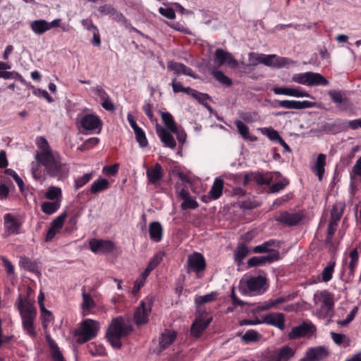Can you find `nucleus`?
I'll return each instance as SVG.
<instances>
[{
	"mask_svg": "<svg viewBox=\"0 0 361 361\" xmlns=\"http://www.w3.org/2000/svg\"><path fill=\"white\" fill-rule=\"evenodd\" d=\"M132 330L131 325L123 318H116L109 326L106 337L114 348L118 349L121 347V338L127 336Z\"/></svg>",
	"mask_w": 361,
	"mask_h": 361,
	"instance_id": "f257e3e1",
	"label": "nucleus"
},
{
	"mask_svg": "<svg viewBox=\"0 0 361 361\" xmlns=\"http://www.w3.org/2000/svg\"><path fill=\"white\" fill-rule=\"evenodd\" d=\"M43 155L44 159L37 163L45 167L46 172L50 177L61 180L68 176V168L66 164L60 161L58 153L53 155Z\"/></svg>",
	"mask_w": 361,
	"mask_h": 361,
	"instance_id": "f03ea898",
	"label": "nucleus"
},
{
	"mask_svg": "<svg viewBox=\"0 0 361 361\" xmlns=\"http://www.w3.org/2000/svg\"><path fill=\"white\" fill-rule=\"evenodd\" d=\"M99 329V323L90 319L83 320L80 328L75 331V336H78L77 342L84 343L95 338Z\"/></svg>",
	"mask_w": 361,
	"mask_h": 361,
	"instance_id": "7ed1b4c3",
	"label": "nucleus"
},
{
	"mask_svg": "<svg viewBox=\"0 0 361 361\" xmlns=\"http://www.w3.org/2000/svg\"><path fill=\"white\" fill-rule=\"evenodd\" d=\"M319 297L322 305L319 310L320 317L322 318H331L334 316V295L326 290H323L314 295Z\"/></svg>",
	"mask_w": 361,
	"mask_h": 361,
	"instance_id": "20e7f679",
	"label": "nucleus"
},
{
	"mask_svg": "<svg viewBox=\"0 0 361 361\" xmlns=\"http://www.w3.org/2000/svg\"><path fill=\"white\" fill-rule=\"evenodd\" d=\"M152 303L153 299L149 297L146 298L140 302L134 314V319L136 324L142 325L148 322V315L151 312Z\"/></svg>",
	"mask_w": 361,
	"mask_h": 361,
	"instance_id": "39448f33",
	"label": "nucleus"
},
{
	"mask_svg": "<svg viewBox=\"0 0 361 361\" xmlns=\"http://www.w3.org/2000/svg\"><path fill=\"white\" fill-rule=\"evenodd\" d=\"M206 268V262L203 255L199 252L190 255L187 261V272L195 271L197 274L203 271Z\"/></svg>",
	"mask_w": 361,
	"mask_h": 361,
	"instance_id": "423d86ee",
	"label": "nucleus"
},
{
	"mask_svg": "<svg viewBox=\"0 0 361 361\" xmlns=\"http://www.w3.org/2000/svg\"><path fill=\"white\" fill-rule=\"evenodd\" d=\"M315 331L316 327L312 322H303L300 325L292 329L288 334V338L296 339L307 335H312Z\"/></svg>",
	"mask_w": 361,
	"mask_h": 361,
	"instance_id": "0eeeda50",
	"label": "nucleus"
},
{
	"mask_svg": "<svg viewBox=\"0 0 361 361\" xmlns=\"http://www.w3.org/2000/svg\"><path fill=\"white\" fill-rule=\"evenodd\" d=\"M262 63L267 66H272L276 68H281L288 65H293L295 64V62L290 59L279 57L275 54H262Z\"/></svg>",
	"mask_w": 361,
	"mask_h": 361,
	"instance_id": "6e6552de",
	"label": "nucleus"
},
{
	"mask_svg": "<svg viewBox=\"0 0 361 361\" xmlns=\"http://www.w3.org/2000/svg\"><path fill=\"white\" fill-rule=\"evenodd\" d=\"M214 59V63L218 67H220L223 65H228L233 68L238 65V62L234 59L233 55L222 49H217L215 51Z\"/></svg>",
	"mask_w": 361,
	"mask_h": 361,
	"instance_id": "1a4fd4ad",
	"label": "nucleus"
},
{
	"mask_svg": "<svg viewBox=\"0 0 361 361\" xmlns=\"http://www.w3.org/2000/svg\"><path fill=\"white\" fill-rule=\"evenodd\" d=\"M90 250L95 254H104L112 251L114 244L111 240L91 239L89 243Z\"/></svg>",
	"mask_w": 361,
	"mask_h": 361,
	"instance_id": "9d476101",
	"label": "nucleus"
},
{
	"mask_svg": "<svg viewBox=\"0 0 361 361\" xmlns=\"http://www.w3.org/2000/svg\"><path fill=\"white\" fill-rule=\"evenodd\" d=\"M279 259V252L278 250H271L270 253L264 256L252 257L247 261L248 267L260 266L264 264H271Z\"/></svg>",
	"mask_w": 361,
	"mask_h": 361,
	"instance_id": "9b49d317",
	"label": "nucleus"
},
{
	"mask_svg": "<svg viewBox=\"0 0 361 361\" xmlns=\"http://www.w3.org/2000/svg\"><path fill=\"white\" fill-rule=\"evenodd\" d=\"M205 312L202 313L197 317L195 322L192 324L190 327L191 335L195 337H199L202 333L207 328L209 324L212 320V318L204 319V314Z\"/></svg>",
	"mask_w": 361,
	"mask_h": 361,
	"instance_id": "f8f14e48",
	"label": "nucleus"
},
{
	"mask_svg": "<svg viewBox=\"0 0 361 361\" xmlns=\"http://www.w3.org/2000/svg\"><path fill=\"white\" fill-rule=\"evenodd\" d=\"M16 306L20 312L21 317H35L36 310L27 299H23L22 295L18 296Z\"/></svg>",
	"mask_w": 361,
	"mask_h": 361,
	"instance_id": "ddd939ff",
	"label": "nucleus"
},
{
	"mask_svg": "<svg viewBox=\"0 0 361 361\" xmlns=\"http://www.w3.org/2000/svg\"><path fill=\"white\" fill-rule=\"evenodd\" d=\"M329 95L331 97V101L336 104L337 108L339 111L348 110L350 106V102L349 99L343 96L341 92L338 90H331L329 92Z\"/></svg>",
	"mask_w": 361,
	"mask_h": 361,
	"instance_id": "4468645a",
	"label": "nucleus"
},
{
	"mask_svg": "<svg viewBox=\"0 0 361 361\" xmlns=\"http://www.w3.org/2000/svg\"><path fill=\"white\" fill-rule=\"evenodd\" d=\"M4 226L7 235L18 234L21 224L14 216L7 213L4 216Z\"/></svg>",
	"mask_w": 361,
	"mask_h": 361,
	"instance_id": "2eb2a0df",
	"label": "nucleus"
},
{
	"mask_svg": "<svg viewBox=\"0 0 361 361\" xmlns=\"http://www.w3.org/2000/svg\"><path fill=\"white\" fill-rule=\"evenodd\" d=\"M82 127L87 130H93L99 129L98 133L102 129V121L96 116L87 114L83 116L80 121Z\"/></svg>",
	"mask_w": 361,
	"mask_h": 361,
	"instance_id": "dca6fc26",
	"label": "nucleus"
},
{
	"mask_svg": "<svg viewBox=\"0 0 361 361\" xmlns=\"http://www.w3.org/2000/svg\"><path fill=\"white\" fill-rule=\"evenodd\" d=\"M302 219V216L298 213H288L282 212L275 217V220L288 226H294L298 224Z\"/></svg>",
	"mask_w": 361,
	"mask_h": 361,
	"instance_id": "f3484780",
	"label": "nucleus"
},
{
	"mask_svg": "<svg viewBox=\"0 0 361 361\" xmlns=\"http://www.w3.org/2000/svg\"><path fill=\"white\" fill-rule=\"evenodd\" d=\"M146 176L149 183L157 185L164 176L161 166L157 163L154 166L147 169Z\"/></svg>",
	"mask_w": 361,
	"mask_h": 361,
	"instance_id": "a211bd4d",
	"label": "nucleus"
},
{
	"mask_svg": "<svg viewBox=\"0 0 361 361\" xmlns=\"http://www.w3.org/2000/svg\"><path fill=\"white\" fill-rule=\"evenodd\" d=\"M313 103L309 101H294V100H281L278 102V106L288 109H303L311 108Z\"/></svg>",
	"mask_w": 361,
	"mask_h": 361,
	"instance_id": "6ab92c4d",
	"label": "nucleus"
},
{
	"mask_svg": "<svg viewBox=\"0 0 361 361\" xmlns=\"http://www.w3.org/2000/svg\"><path fill=\"white\" fill-rule=\"evenodd\" d=\"M273 92L276 94H283L295 97H310L307 92L302 91L300 88L274 87Z\"/></svg>",
	"mask_w": 361,
	"mask_h": 361,
	"instance_id": "aec40b11",
	"label": "nucleus"
},
{
	"mask_svg": "<svg viewBox=\"0 0 361 361\" xmlns=\"http://www.w3.org/2000/svg\"><path fill=\"white\" fill-rule=\"evenodd\" d=\"M264 323L278 327L281 330H283L284 316L282 313H269L263 317Z\"/></svg>",
	"mask_w": 361,
	"mask_h": 361,
	"instance_id": "412c9836",
	"label": "nucleus"
},
{
	"mask_svg": "<svg viewBox=\"0 0 361 361\" xmlns=\"http://www.w3.org/2000/svg\"><path fill=\"white\" fill-rule=\"evenodd\" d=\"M167 68L174 71L175 74L179 75L180 73L192 77V78H197V75L192 70L187 67L183 63L171 61L168 63Z\"/></svg>",
	"mask_w": 361,
	"mask_h": 361,
	"instance_id": "4be33fe9",
	"label": "nucleus"
},
{
	"mask_svg": "<svg viewBox=\"0 0 361 361\" xmlns=\"http://www.w3.org/2000/svg\"><path fill=\"white\" fill-rule=\"evenodd\" d=\"M157 133L166 147L171 149H173L176 147V143L173 135L167 132L164 128L159 127L157 126Z\"/></svg>",
	"mask_w": 361,
	"mask_h": 361,
	"instance_id": "5701e85b",
	"label": "nucleus"
},
{
	"mask_svg": "<svg viewBox=\"0 0 361 361\" xmlns=\"http://www.w3.org/2000/svg\"><path fill=\"white\" fill-rule=\"evenodd\" d=\"M245 285L250 291L261 289L266 283V279L262 276H252L245 281Z\"/></svg>",
	"mask_w": 361,
	"mask_h": 361,
	"instance_id": "b1692460",
	"label": "nucleus"
},
{
	"mask_svg": "<svg viewBox=\"0 0 361 361\" xmlns=\"http://www.w3.org/2000/svg\"><path fill=\"white\" fill-rule=\"evenodd\" d=\"M149 232L150 238L154 242H159L162 239L163 229L161 224L154 221L149 224Z\"/></svg>",
	"mask_w": 361,
	"mask_h": 361,
	"instance_id": "393cba45",
	"label": "nucleus"
},
{
	"mask_svg": "<svg viewBox=\"0 0 361 361\" xmlns=\"http://www.w3.org/2000/svg\"><path fill=\"white\" fill-rule=\"evenodd\" d=\"M38 146L41 149V152H37L35 155L36 161H39L44 159L43 154L53 155L56 152H54L49 147V143L47 140L44 137H40L38 142Z\"/></svg>",
	"mask_w": 361,
	"mask_h": 361,
	"instance_id": "a878e982",
	"label": "nucleus"
},
{
	"mask_svg": "<svg viewBox=\"0 0 361 361\" xmlns=\"http://www.w3.org/2000/svg\"><path fill=\"white\" fill-rule=\"evenodd\" d=\"M329 81L320 73L309 72L307 86L322 85L326 86Z\"/></svg>",
	"mask_w": 361,
	"mask_h": 361,
	"instance_id": "bb28decb",
	"label": "nucleus"
},
{
	"mask_svg": "<svg viewBox=\"0 0 361 361\" xmlns=\"http://www.w3.org/2000/svg\"><path fill=\"white\" fill-rule=\"evenodd\" d=\"M11 66L5 62H0V78H4L5 80L15 78V79H21L22 76L17 72L15 71H6V70L10 69Z\"/></svg>",
	"mask_w": 361,
	"mask_h": 361,
	"instance_id": "cd10ccee",
	"label": "nucleus"
},
{
	"mask_svg": "<svg viewBox=\"0 0 361 361\" xmlns=\"http://www.w3.org/2000/svg\"><path fill=\"white\" fill-rule=\"evenodd\" d=\"M161 117L165 127L171 133L177 132V126L172 116L169 112H161Z\"/></svg>",
	"mask_w": 361,
	"mask_h": 361,
	"instance_id": "c85d7f7f",
	"label": "nucleus"
},
{
	"mask_svg": "<svg viewBox=\"0 0 361 361\" xmlns=\"http://www.w3.org/2000/svg\"><path fill=\"white\" fill-rule=\"evenodd\" d=\"M30 28L35 34L42 35L49 30L48 22L45 20H33L30 23Z\"/></svg>",
	"mask_w": 361,
	"mask_h": 361,
	"instance_id": "c756f323",
	"label": "nucleus"
},
{
	"mask_svg": "<svg viewBox=\"0 0 361 361\" xmlns=\"http://www.w3.org/2000/svg\"><path fill=\"white\" fill-rule=\"evenodd\" d=\"M176 337L175 332L166 331L160 337L159 346L161 350L165 349L170 345Z\"/></svg>",
	"mask_w": 361,
	"mask_h": 361,
	"instance_id": "7c9ffc66",
	"label": "nucleus"
},
{
	"mask_svg": "<svg viewBox=\"0 0 361 361\" xmlns=\"http://www.w3.org/2000/svg\"><path fill=\"white\" fill-rule=\"evenodd\" d=\"M224 188V181L220 178H216L212 188L209 191L211 197L214 200H216L220 197L222 195V190Z\"/></svg>",
	"mask_w": 361,
	"mask_h": 361,
	"instance_id": "2f4dec72",
	"label": "nucleus"
},
{
	"mask_svg": "<svg viewBox=\"0 0 361 361\" xmlns=\"http://www.w3.org/2000/svg\"><path fill=\"white\" fill-rule=\"evenodd\" d=\"M326 155L324 154H319L317 157L314 171L316 172L319 180H322L323 174L324 173V166L326 164Z\"/></svg>",
	"mask_w": 361,
	"mask_h": 361,
	"instance_id": "473e14b6",
	"label": "nucleus"
},
{
	"mask_svg": "<svg viewBox=\"0 0 361 361\" xmlns=\"http://www.w3.org/2000/svg\"><path fill=\"white\" fill-rule=\"evenodd\" d=\"M350 262H349L348 267L349 269L348 279H350L354 276L355 269L358 262V252L357 248L351 250L350 252Z\"/></svg>",
	"mask_w": 361,
	"mask_h": 361,
	"instance_id": "72a5a7b5",
	"label": "nucleus"
},
{
	"mask_svg": "<svg viewBox=\"0 0 361 361\" xmlns=\"http://www.w3.org/2000/svg\"><path fill=\"white\" fill-rule=\"evenodd\" d=\"M248 253L249 250L245 244L240 243L238 245L235 251L234 252V259L238 265L242 264L243 259Z\"/></svg>",
	"mask_w": 361,
	"mask_h": 361,
	"instance_id": "f704fd0d",
	"label": "nucleus"
},
{
	"mask_svg": "<svg viewBox=\"0 0 361 361\" xmlns=\"http://www.w3.org/2000/svg\"><path fill=\"white\" fill-rule=\"evenodd\" d=\"M60 207V201L44 202L42 204L41 208L44 213L47 214H52L56 212Z\"/></svg>",
	"mask_w": 361,
	"mask_h": 361,
	"instance_id": "c9c22d12",
	"label": "nucleus"
},
{
	"mask_svg": "<svg viewBox=\"0 0 361 361\" xmlns=\"http://www.w3.org/2000/svg\"><path fill=\"white\" fill-rule=\"evenodd\" d=\"M277 242L274 240H270L263 243L262 244L255 246L253 247L252 251L255 253H270L271 250H274V249H271L270 247L275 246Z\"/></svg>",
	"mask_w": 361,
	"mask_h": 361,
	"instance_id": "e433bc0d",
	"label": "nucleus"
},
{
	"mask_svg": "<svg viewBox=\"0 0 361 361\" xmlns=\"http://www.w3.org/2000/svg\"><path fill=\"white\" fill-rule=\"evenodd\" d=\"M306 354L311 361L320 359L322 356L326 355V351L323 347H317L309 349Z\"/></svg>",
	"mask_w": 361,
	"mask_h": 361,
	"instance_id": "4c0bfd02",
	"label": "nucleus"
},
{
	"mask_svg": "<svg viewBox=\"0 0 361 361\" xmlns=\"http://www.w3.org/2000/svg\"><path fill=\"white\" fill-rule=\"evenodd\" d=\"M20 264L22 267L31 272L39 274V271L37 269V267L35 262L31 261L26 257H21L20 259Z\"/></svg>",
	"mask_w": 361,
	"mask_h": 361,
	"instance_id": "58836bf2",
	"label": "nucleus"
},
{
	"mask_svg": "<svg viewBox=\"0 0 361 361\" xmlns=\"http://www.w3.org/2000/svg\"><path fill=\"white\" fill-rule=\"evenodd\" d=\"M108 187L109 181L106 179L102 178L94 181L92 183L90 188V191L92 193L96 194L106 190Z\"/></svg>",
	"mask_w": 361,
	"mask_h": 361,
	"instance_id": "ea45409f",
	"label": "nucleus"
},
{
	"mask_svg": "<svg viewBox=\"0 0 361 361\" xmlns=\"http://www.w3.org/2000/svg\"><path fill=\"white\" fill-rule=\"evenodd\" d=\"M35 317H22L23 326L27 333L31 336L35 338L37 335L33 325V320Z\"/></svg>",
	"mask_w": 361,
	"mask_h": 361,
	"instance_id": "a19ab883",
	"label": "nucleus"
},
{
	"mask_svg": "<svg viewBox=\"0 0 361 361\" xmlns=\"http://www.w3.org/2000/svg\"><path fill=\"white\" fill-rule=\"evenodd\" d=\"M214 78L222 85L231 86L232 85L231 80L228 78L222 71L214 70L212 71Z\"/></svg>",
	"mask_w": 361,
	"mask_h": 361,
	"instance_id": "79ce46f5",
	"label": "nucleus"
},
{
	"mask_svg": "<svg viewBox=\"0 0 361 361\" xmlns=\"http://www.w3.org/2000/svg\"><path fill=\"white\" fill-rule=\"evenodd\" d=\"M82 296V308L84 311L90 310L95 306V302H94L90 294L86 293L85 291H83Z\"/></svg>",
	"mask_w": 361,
	"mask_h": 361,
	"instance_id": "37998d69",
	"label": "nucleus"
},
{
	"mask_svg": "<svg viewBox=\"0 0 361 361\" xmlns=\"http://www.w3.org/2000/svg\"><path fill=\"white\" fill-rule=\"evenodd\" d=\"M135 134L136 141L139 143L141 147H145L147 144V139L146 137L145 132L142 130L141 128H136L134 130Z\"/></svg>",
	"mask_w": 361,
	"mask_h": 361,
	"instance_id": "c03bdc74",
	"label": "nucleus"
},
{
	"mask_svg": "<svg viewBox=\"0 0 361 361\" xmlns=\"http://www.w3.org/2000/svg\"><path fill=\"white\" fill-rule=\"evenodd\" d=\"M335 262L330 263L323 270L322 273V280L324 282L329 281L332 278V274L334 270Z\"/></svg>",
	"mask_w": 361,
	"mask_h": 361,
	"instance_id": "a18cd8bd",
	"label": "nucleus"
},
{
	"mask_svg": "<svg viewBox=\"0 0 361 361\" xmlns=\"http://www.w3.org/2000/svg\"><path fill=\"white\" fill-rule=\"evenodd\" d=\"M249 63L247 64L246 67L256 66L259 63H262V54H257L251 52L248 55Z\"/></svg>",
	"mask_w": 361,
	"mask_h": 361,
	"instance_id": "49530a36",
	"label": "nucleus"
},
{
	"mask_svg": "<svg viewBox=\"0 0 361 361\" xmlns=\"http://www.w3.org/2000/svg\"><path fill=\"white\" fill-rule=\"evenodd\" d=\"M261 337V335L255 330H248L242 336V339L245 343L257 341Z\"/></svg>",
	"mask_w": 361,
	"mask_h": 361,
	"instance_id": "de8ad7c7",
	"label": "nucleus"
},
{
	"mask_svg": "<svg viewBox=\"0 0 361 361\" xmlns=\"http://www.w3.org/2000/svg\"><path fill=\"white\" fill-rule=\"evenodd\" d=\"M356 176H361V157L356 161L352 171L350 173V177L352 180L350 187L352 188H353V180L355 179Z\"/></svg>",
	"mask_w": 361,
	"mask_h": 361,
	"instance_id": "09e8293b",
	"label": "nucleus"
},
{
	"mask_svg": "<svg viewBox=\"0 0 361 361\" xmlns=\"http://www.w3.org/2000/svg\"><path fill=\"white\" fill-rule=\"evenodd\" d=\"M92 173H87L84 174L82 176L78 178L75 181V188L76 190L80 188L86 183H87L92 178Z\"/></svg>",
	"mask_w": 361,
	"mask_h": 361,
	"instance_id": "8fccbe9b",
	"label": "nucleus"
},
{
	"mask_svg": "<svg viewBox=\"0 0 361 361\" xmlns=\"http://www.w3.org/2000/svg\"><path fill=\"white\" fill-rule=\"evenodd\" d=\"M112 18L121 23L123 25H124L126 28L131 27V25L130 22L126 18V17L123 15V13L115 10L114 14L112 15Z\"/></svg>",
	"mask_w": 361,
	"mask_h": 361,
	"instance_id": "3c124183",
	"label": "nucleus"
},
{
	"mask_svg": "<svg viewBox=\"0 0 361 361\" xmlns=\"http://www.w3.org/2000/svg\"><path fill=\"white\" fill-rule=\"evenodd\" d=\"M309 72L303 73H296L292 76V81L301 85H307Z\"/></svg>",
	"mask_w": 361,
	"mask_h": 361,
	"instance_id": "603ef678",
	"label": "nucleus"
},
{
	"mask_svg": "<svg viewBox=\"0 0 361 361\" xmlns=\"http://www.w3.org/2000/svg\"><path fill=\"white\" fill-rule=\"evenodd\" d=\"M61 194V190L59 188L51 186L50 187L45 194V197L48 200H54L57 199Z\"/></svg>",
	"mask_w": 361,
	"mask_h": 361,
	"instance_id": "864d4df0",
	"label": "nucleus"
},
{
	"mask_svg": "<svg viewBox=\"0 0 361 361\" xmlns=\"http://www.w3.org/2000/svg\"><path fill=\"white\" fill-rule=\"evenodd\" d=\"M214 293H211L204 295L197 296L195 298V302L197 306H200L202 304L212 301L214 298Z\"/></svg>",
	"mask_w": 361,
	"mask_h": 361,
	"instance_id": "5fc2aeb1",
	"label": "nucleus"
},
{
	"mask_svg": "<svg viewBox=\"0 0 361 361\" xmlns=\"http://www.w3.org/2000/svg\"><path fill=\"white\" fill-rule=\"evenodd\" d=\"M87 29L90 30H93V38L92 39V44L97 47H100L101 45V39L99 31L96 26H94L92 23L87 27Z\"/></svg>",
	"mask_w": 361,
	"mask_h": 361,
	"instance_id": "6e6d98bb",
	"label": "nucleus"
},
{
	"mask_svg": "<svg viewBox=\"0 0 361 361\" xmlns=\"http://www.w3.org/2000/svg\"><path fill=\"white\" fill-rule=\"evenodd\" d=\"M66 216L67 212H63L60 216H59L51 221V226L55 228H57L58 230H60L63 227Z\"/></svg>",
	"mask_w": 361,
	"mask_h": 361,
	"instance_id": "4d7b16f0",
	"label": "nucleus"
},
{
	"mask_svg": "<svg viewBox=\"0 0 361 361\" xmlns=\"http://www.w3.org/2000/svg\"><path fill=\"white\" fill-rule=\"evenodd\" d=\"M235 124L238 133L243 137V138H247L249 133L248 127L240 120L235 121Z\"/></svg>",
	"mask_w": 361,
	"mask_h": 361,
	"instance_id": "13d9d810",
	"label": "nucleus"
},
{
	"mask_svg": "<svg viewBox=\"0 0 361 361\" xmlns=\"http://www.w3.org/2000/svg\"><path fill=\"white\" fill-rule=\"evenodd\" d=\"M283 361H287L293 355V350L288 346H284L277 352Z\"/></svg>",
	"mask_w": 361,
	"mask_h": 361,
	"instance_id": "bf43d9fd",
	"label": "nucleus"
},
{
	"mask_svg": "<svg viewBox=\"0 0 361 361\" xmlns=\"http://www.w3.org/2000/svg\"><path fill=\"white\" fill-rule=\"evenodd\" d=\"M262 132L271 141L279 142L280 140V138H281V137L279 135V133L275 130H273L271 128H264Z\"/></svg>",
	"mask_w": 361,
	"mask_h": 361,
	"instance_id": "052dcab7",
	"label": "nucleus"
},
{
	"mask_svg": "<svg viewBox=\"0 0 361 361\" xmlns=\"http://www.w3.org/2000/svg\"><path fill=\"white\" fill-rule=\"evenodd\" d=\"M192 97L197 99L200 104L207 106L209 109H211V107L208 106L206 102L208 99H210L209 94L197 91V92L195 93V95H193Z\"/></svg>",
	"mask_w": 361,
	"mask_h": 361,
	"instance_id": "680f3d73",
	"label": "nucleus"
},
{
	"mask_svg": "<svg viewBox=\"0 0 361 361\" xmlns=\"http://www.w3.org/2000/svg\"><path fill=\"white\" fill-rule=\"evenodd\" d=\"M181 209L183 210L191 209H194L198 207V203L195 200L192 199L190 197L185 200L181 204Z\"/></svg>",
	"mask_w": 361,
	"mask_h": 361,
	"instance_id": "e2e57ef3",
	"label": "nucleus"
},
{
	"mask_svg": "<svg viewBox=\"0 0 361 361\" xmlns=\"http://www.w3.org/2000/svg\"><path fill=\"white\" fill-rule=\"evenodd\" d=\"M6 173L7 175L11 176L16 183H17L18 186L19 187V189L20 190H23L24 183L23 180L19 177V176L16 173L15 171L13 169H8L6 171Z\"/></svg>",
	"mask_w": 361,
	"mask_h": 361,
	"instance_id": "0e129e2a",
	"label": "nucleus"
},
{
	"mask_svg": "<svg viewBox=\"0 0 361 361\" xmlns=\"http://www.w3.org/2000/svg\"><path fill=\"white\" fill-rule=\"evenodd\" d=\"M343 215L342 209L334 206L331 212V221L338 223Z\"/></svg>",
	"mask_w": 361,
	"mask_h": 361,
	"instance_id": "69168bd1",
	"label": "nucleus"
},
{
	"mask_svg": "<svg viewBox=\"0 0 361 361\" xmlns=\"http://www.w3.org/2000/svg\"><path fill=\"white\" fill-rule=\"evenodd\" d=\"M288 184V181L284 179L283 180L279 181L276 183L273 184L270 187V190L271 192H279L280 190H283Z\"/></svg>",
	"mask_w": 361,
	"mask_h": 361,
	"instance_id": "338daca9",
	"label": "nucleus"
},
{
	"mask_svg": "<svg viewBox=\"0 0 361 361\" xmlns=\"http://www.w3.org/2000/svg\"><path fill=\"white\" fill-rule=\"evenodd\" d=\"M159 12L164 17L168 19H174L176 18V14L173 8H164L162 7L159 8Z\"/></svg>",
	"mask_w": 361,
	"mask_h": 361,
	"instance_id": "774afa93",
	"label": "nucleus"
}]
</instances>
